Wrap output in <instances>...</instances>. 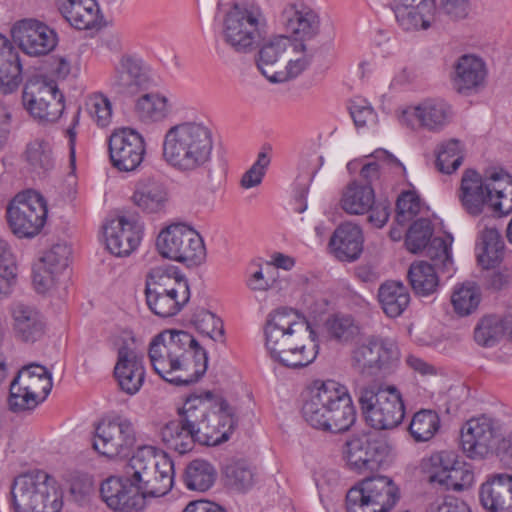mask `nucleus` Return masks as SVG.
Instances as JSON below:
<instances>
[{"mask_svg":"<svg viewBox=\"0 0 512 512\" xmlns=\"http://www.w3.org/2000/svg\"><path fill=\"white\" fill-rule=\"evenodd\" d=\"M180 415L160 432L166 447L179 454L191 451L195 442L208 446L226 442L235 427L232 409L210 391L189 396Z\"/></svg>","mask_w":512,"mask_h":512,"instance_id":"obj_1","label":"nucleus"},{"mask_svg":"<svg viewBox=\"0 0 512 512\" xmlns=\"http://www.w3.org/2000/svg\"><path fill=\"white\" fill-rule=\"evenodd\" d=\"M264 346L270 358L290 368H303L319 353L317 333L298 311L280 307L266 316L263 326Z\"/></svg>","mask_w":512,"mask_h":512,"instance_id":"obj_2","label":"nucleus"},{"mask_svg":"<svg viewBox=\"0 0 512 512\" xmlns=\"http://www.w3.org/2000/svg\"><path fill=\"white\" fill-rule=\"evenodd\" d=\"M148 354L154 371L177 386L196 382L207 369L206 351L186 331L161 332L151 341Z\"/></svg>","mask_w":512,"mask_h":512,"instance_id":"obj_3","label":"nucleus"},{"mask_svg":"<svg viewBox=\"0 0 512 512\" xmlns=\"http://www.w3.org/2000/svg\"><path fill=\"white\" fill-rule=\"evenodd\" d=\"M302 414L312 427L333 433L347 431L356 420L348 388L332 379H315L308 384Z\"/></svg>","mask_w":512,"mask_h":512,"instance_id":"obj_4","label":"nucleus"},{"mask_svg":"<svg viewBox=\"0 0 512 512\" xmlns=\"http://www.w3.org/2000/svg\"><path fill=\"white\" fill-rule=\"evenodd\" d=\"M213 149L211 129L202 122L185 121L165 132L162 157L174 170L190 174L210 166Z\"/></svg>","mask_w":512,"mask_h":512,"instance_id":"obj_5","label":"nucleus"},{"mask_svg":"<svg viewBox=\"0 0 512 512\" xmlns=\"http://www.w3.org/2000/svg\"><path fill=\"white\" fill-rule=\"evenodd\" d=\"M464 210L472 216L489 207L498 216L512 212V179L502 169H488L481 176L477 171H464L458 193Z\"/></svg>","mask_w":512,"mask_h":512,"instance_id":"obj_6","label":"nucleus"},{"mask_svg":"<svg viewBox=\"0 0 512 512\" xmlns=\"http://www.w3.org/2000/svg\"><path fill=\"white\" fill-rule=\"evenodd\" d=\"M127 474L136 483L146 507L147 500L165 496L172 489L174 464L165 454H157L154 447L142 446L130 458Z\"/></svg>","mask_w":512,"mask_h":512,"instance_id":"obj_7","label":"nucleus"},{"mask_svg":"<svg viewBox=\"0 0 512 512\" xmlns=\"http://www.w3.org/2000/svg\"><path fill=\"white\" fill-rule=\"evenodd\" d=\"M15 512H60L63 492L58 481L42 470L16 477L11 486Z\"/></svg>","mask_w":512,"mask_h":512,"instance_id":"obj_8","label":"nucleus"},{"mask_svg":"<svg viewBox=\"0 0 512 512\" xmlns=\"http://www.w3.org/2000/svg\"><path fill=\"white\" fill-rule=\"evenodd\" d=\"M146 302L157 316L167 318L179 313L190 299L187 279L173 267L152 268L146 279Z\"/></svg>","mask_w":512,"mask_h":512,"instance_id":"obj_9","label":"nucleus"},{"mask_svg":"<svg viewBox=\"0 0 512 512\" xmlns=\"http://www.w3.org/2000/svg\"><path fill=\"white\" fill-rule=\"evenodd\" d=\"M357 395L365 421L372 428L391 430L402 423L405 407L395 387L371 383L360 387Z\"/></svg>","mask_w":512,"mask_h":512,"instance_id":"obj_10","label":"nucleus"},{"mask_svg":"<svg viewBox=\"0 0 512 512\" xmlns=\"http://www.w3.org/2000/svg\"><path fill=\"white\" fill-rule=\"evenodd\" d=\"M265 18L254 1L234 4L224 15L220 35L224 43L237 53L251 52L260 37Z\"/></svg>","mask_w":512,"mask_h":512,"instance_id":"obj_11","label":"nucleus"},{"mask_svg":"<svg viewBox=\"0 0 512 512\" xmlns=\"http://www.w3.org/2000/svg\"><path fill=\"white\" fill-rule=\"evenodd\" d=\"M399 500V489L387 476L367 477L346 494L347 512H389Z\"/></svg>","mask_w":512,"mask_h":512,"instance_id":"obj_12","label":"nucleus"},{"mask_svg":"<svg viewBox=\"0 0 512 512\" xmlns=\"http://www.w3.org/2000/svg\"><path fill=\"white\" fill-rule=\"evenodd\" d=\"M52 386V376L46 367L36 363L24 366L10 384V410L22 412L34 409L46 399Z\"/></svg>","mask_w":512,"mask_h":512,"instance_id":"obj_13","label":"nucleus"},{"mask_svg":"<svg viewBox=\"0 0 512 512\" xmlns=\"http://www.w3.org/2000/svg\"><path fill=\"white\" fill-rule=\"evenodd\" d=\"M156 247L164 258L188 265H199L206 257L200 234L183 223L163 228L156 239Z\"/></svg>","mask_w":512,"mask_h":512,"instance_id":"obj_14","label":"nucleus"},{"mask_svg":"<svg viewBox=\"0 0 512 512\" xmlns=\"http://www.w3.org/2000/svg\"><path fill=\"white\" fill-rule=\"evenodd\" d=\"M22 104L34 120L55 123L63 114L64 96L55 81L43 77L28 80L22 92Z\"/></svg>","mask_w":512,"mask_h":512,"instance_id":"obj_15","label":"nucleus"},{"mask_svg":"<svg viewBox=\"0 0 512 512\" xmlns=\"http://www.w3.org/2000/svg\"><path fill=\"white\" fill-rule=\"evenodd\" d=\"M453 238L435 237L427 248V254L434 262L416 261L410 265L408 279L416 295L429 296L435 293L439 286V278L435 267L449 270L452 266L451 245Z\"/></svg>","mask_w":512,"mask_h":512,"instance_id":"obj_16","label":"nucleus"},{"mask_svg":"<svg viewBox=\"0 0 512 512\" xmlns=\"http://www.w3.org/2000/svg\"><path fill=\"white\" fill-rule=\"evenodd\" d=\"M399 358V349L393 340L373 336L352 350L351 363L362 375L379 376L389 373Z\"/></svg>","mask_w":512,"mask_h":512,"instance_id":"obj_17","label":"nucleus"},{"mask_svg":"<svg viewBox=\"0 0 512 512\" xmlns=\"http://www.w3.org/2000/svg\"><path fill=\"white\" fill-rule=\"evenodd\" d=\"M8 223L12 232L20 238L37 235L47 218L44 198L35 191L15 196L7 210Z\"/></svg>","mask_w":512,"mask_h":512,"instance_id":"obj_18","label":"nucleus"},{"mask_svg":"<svg viewBox=\"0 0 512 512\" xmlns=\"http://www.w3.org/2000/svg\"><path fill=\"white\" fill-rule=\"evenodd\" d=\"M136 441L133 423L124 416L100 422L95 429L93 448L109 458L127 456Z\"/></svg>","mask_w":512,"mask_h":512,"instance_id":"obj_19","label":"nucleus"},{"mask_svg":"<svg viewBox=\"0 0 512 512\" xmlns=\"http://www.w3.org/2000/svg\"><path fill=\"white\" fill-rule=\"evenodd\" d=\"M501 437L494 419L482 415L468 420L461 428V445L467 457L474 460L487 458Z\"/></svg>","mask_w":512,"mask_h":512,"instance_id":"obj_20","label":"nucleus"},{"mask_svg":"<svg viewBox=\"0 0 512 512\" xmlns=\"http://www.w3.org/2000/svg\"><path fill=\"white\" fill-rule=\"evenodd\" d=\"M109 157L113 167L119 171L136 170L144 159L146 144L144 137L135 129H115L108 140Z\"/></svg>","mask_w":512,"mask_h":512,"instance_id":"obj_21","label":"nucleus"},{"mask_svg":"<svg viewBox=\"0 0 512 512\" xmlns=\"http://www.w3.org/2000/svg\"><path fill=\"white\" fill-rule=\"evenodd\" d=\"M11 36L25 54L34 57L47 55L58 43L57 33L44 22L33 18L14 23Z\"/></svg>","mask_w":512,"mask_h":512,"instance_id":"obj_22","label":"nucleus"},{"mask_svg":"<svg viewBox=\"0 0 512 512\" xmlns=\"http://www.w3.org/2000/svg\"><path fill=\"white\" fill-rule=\"evenodd\" d=\"M393 446L383 438H353L346 443L348 466L359 473L378 469L391 456Z\"/></svg>","mask_w":512,"mask_h":512,"instance_id":"obj_23","label":"nucleus"},{"mask_svg":"<svg viewBox=\"0 0 512 512\" xmlns=\"http://www.w3.org/2000/svg\"><path fill=\"white\" fill-rule=\"evenodd\" d=\"M452 106L442 99H427L417 106L405 109L399 120L411 128H422L430 132H441L453 120Z\"/></svg>","mask_w":512,"mask_h":512,"instance_id":"obj_24","label":"nucleus"},{"mask_svg":"<svg viewBox=\"0 0 512 512\" xmlns=\"http://www.w3.org/2000/svg\"><path fill=\"white\" fill-rule=\"evenodd\" d=\"M100 493L108 507L120 512H138L143 510L144 500L131 476L126 479L109 477L102 482Z\"/></svg>","mask_w":512,"mask_h":512,"instance_id":"obj_25","label":"nucleus"},{"mask_svg":"<svg viewBox=\"0 0 512 512\" xmlns=\"http://www.w3.org/2000/svg\"><path fill=\"white\" fill-rule=\"evenodd\" d=\"M486 77L487 68L483 59L473 54H465L455 62L451 81L458 93L471 95L484 87Z\"/></svg>","mask_w":512,"mask_h":512,"instance_id":"obj_26","label":"nucleus"},{"mask_svg":"<svg viewBox=\"0 0 512 512\" xmlns=\"http://www.w3.org/2000/svg\"><path fill=\"white\" fill-rule=\"evenodd\" d=\"M114 376L124 393L131 396L138 393L145 379L142 357L134 349L121 346L117 353Z\"/></svg>","mask_w":512,"mask_h":512,"instance_id":"obj_27","label":"nucleus"},{"mask_svg":"<svg viewBox=\"0 0 512 512\" xmlns=\"http://www.w3.org/2000/svg\"><path fill=\"white\" fill-rule=\"evenodd\" d=\"M479 499L488 512H512V474L488 475L479 488Z\"/></svg>","mask_w":512,"mask_h":512,"instance_id":"obj_28","label":"nucleus"},{"mask_svg":"<svg viewBox=\"0 0 512 512\" xmlns=\"http://www.w3.org/2000/svg\"><path fill=\"white\" fill-rule=\"evenodd\" d=\"M104 234L108 250L116 256H127L140 243L141 230L135 222L119 216L104 225Z\"/></svg>","mask_w":512,"mask_h":512,"instance_id":"obj_29","label":"nucleus"},{"mask_svg":"<svg viewBox=\"0 0 512 512\" xmlns=\"http://www.w3.org/2000/svg\"><path fill=\"white\" fill-rule=\"evenodd\" d=\"M281 21L287 32L302 42L313 39L320 30L317 12L303 4L285 7L281 13Z\"/></svg>","mask_w":512,"mask_h":512,"instance_id":"obj_30","label":"nucleus"},{"mask_svg":"<svg viewBox=\"0 0 512 512\" xmlns=\"http://www.w3.org/2000/svg\"><path fill=\"white\" fill-rule=\"evenodd\" d=\"M11 318L15 336L23 342H36L45 333L44 318L32 305L15 302L11 307Z\"/></svg>","mask_w":512,"mask_h":512,"instance_id":"obj_31","label":"nucleus"},{"mask_svg":"<svg viewBox=\"0 0 512 512\" xmlns=\"http://www.w3.org/2000/svg\"><path fill=\"white\" fill-rule=\"evenodd\" d=\"M59 11L75 29H99L103 17L96 0H58Z\"/></svg>","mask_w":512,"mask_h":512,"instance_id":"obj_32","label":"nucleus"},{"mask_svg":"<svg viewBox=\"0 0 512 512\" xmlns=\"http://www.w3.org/2000/svg\"><path fill=\"white\" fill-rule=\"evenodd\" d=\"M363 243L361 227L352 222H345L336 228L329 245L339 260L351 262L361 255Z\"/></svg>","mask_w":512,"mask_h":512,"instance_id":"obj_33","label":"nucleus"},{"mask_svg":"<svg viewBox=\"0 0 512 512\" xmlns=\"http://www.w3.org/2000/svg\"><path fill=\"white\" fill-rule=\"evenodd\" d=\"M169 200L167 187L155 178H144L137 182L132 195L133 203L143 212L156 214L165 210Z\"/></svg>","mask_w":512,"mask_h":512,"instance_id":"obj_34","label":"nucleus"},{"mask_svg":"<svg viewBox=\"0 0 512 512\" xmlns=\"http://www.w3.org/2000/svg\"><path fill=\"white\" fill-rule=\"evenodd\" d=\"M173 110V97L160 92L143 94L135 103L136 116L146 124L164 121L172 114Z\"/></svg>","mask_w":512,"mask_h":512,"instance_id":"obj_35","label":"nucleus"},{"mask_svg":"<svg viewBox=\"0 0 512 512\" xmlns=\"http://www.w3.org/2000/svg\"><path fill=\"white\" fill-rule=\"evenodd\" d=\"M147 81L139 59L129 55L121 57L115 69L113 85L119 93L133 94Z\"/></svg>","mask_w":512,"mask_h":512,"instance_id":"obj_36","label":"nucleus"},{"mask_svg":"<svg viewBox=\"0 0 512 512\" xmlns=\"http://www.w3.org/2000/svg\"><path fill=\"white\" fill-rule=\"evenodd\" d=\"M284 57L287 64L284 69L273 74L274 83H282L299 76L310 66L313 55L307 50L304 42L289 38Z\"/></svg>","mask_w":512,"mask_h":512,"instance_id":"obj_37","label":"nucleus"},{"mask_svg":"<svg viewBox=\"0 0 512 512\" xmlns=\"http://www.w3.org/2000/svg\"><path fill=\"white\" fill-rule=\"evenodd\" d=\"M378 301L389 318L401 316L410 304V292L400 281H386L378 289Z\"/></svg>","mask_w":512,"mask_h":512,"instance_id":"obj_38","label":"nucleus"},{"mask_svg":"<svg viewBox=\"0 0 512 512\" xmlns=\"http://www.w3.org/2000/svg\"><path fill=\"white\" fill-rule=\"evenodd\" d=\"M375 193L371 185H361L357 181L350 182L342 192L341 208L351 215H362L372 208Z\"/></svg>","mask_w":512,"mask_h":512,"instance_id":"obj_39","label":"nucleus"},{"mask_svg":"<svg viewBox=\"0 0 512 512\" xmlns=\"http://www.w3.org/2000/svg\"><path fill=\"white\" fill-rule=\"evenodd\" d=\"M434 463L446 464L449 466V473L445 476L444 486L447 489L461 491L467 489L474 483V473L471 466L459 461L454 452L445 454L433 459Z\"/></svg>","mask_w":512,"mask_h":512,"instance_id":"obj_40","label":"nucleus"},{"mask_svg":"<svg viewBox=\"0 0 512 512\" xmlns=\"http://www.w3.org/2000/svg\"><path fill=\"white\" fill-rule=\"evenodd\" d=\"M289 37L278 36L265 43L258 53L257 67L270 82L275 72H279L278 61L284 57Z\"/></svg>","mask_w":512,"mask_h":512,"instance_id":"obj_41","label":"nucleus"},{"mask_svg":"<svg viewBox=\"0 0 512 512\" xmlns=\"http://www.w3.org/2000/svg\"><path fill=\"white\" fill-rule=\"evenodd\" d=\"M503 248L504 243L499 231L492 227L484 228L480 232L477 244L479 264L485 269L494 267L502 258Z\"/></svg>","mask_w":512,"mask_h":512,"instance_id":"obj_42","label":"nucleus"},{"mask_svg":"<svg viewBox=\"0 0 512 512\" xmlns=\"http://www.w3.org/2000/svg\"><path fill=\"white\" fill-rule=\"evenodd\" d=\"M24 157L29 169L39 175L49 172L55 165L51 145L42 139L29 142Z\"/></svg>","mask_w":512,"mask_h":512,"instance_id":"obj_43","label":"nucleus"},{"mask_svg":"<svg viewBox=\"0 0 512 512\" xmlns=\"http://www.w3.org/2000/svg\"><path fill=\"white\" fill-rule=\"evenodd\" d=\"M329 337L341 344H348L361 333V327L353 316L348 314H334L325 322Z\"/></svg>","mask_w":512,"mask_h":512,"instance_id":"obj_44","label":"nucleus"},{"mask_svg":"<svg viewBox=\"0 0 512 512\" xmlns=\"http://www.w3.org/2000/svg\"><path fill=\"white\" fill-rule=\"evenodd\" d=\"M215 477L213 466L205 460L197 459L186 467L184 483L189 490L205 492L212 487Z\"/></svg>","mask_w":512,"mask_h":512,"instance_id":"obj_45","label":"nucleus"},{"mask_svg":"<svg viewBox=\"0 0 512 512\" xmlns=\"http://www.w3.org/2000/svg\"><path fill=\"white\" fill-rule=\"evenodd\" d=\"M368 161L363 164L360 175L370 185L380 177V170L385 167L405 170L402 163L385 149H376L370 155L365 156Z\"/></svg>","mask_w":512,"mask_h":512,"instance_id":"obj_46","label":"nucleus"},{"mask_svg":"<svg viewBox=\"0 0 512 512\" xmlns=\"http://www.w3.org/2000/svg\"><path fill=\"white\" fill-rule=\"evenodd\" d=\"M224 475L227 485L239 492L252 488L256 480L254 467L245 460L228 463L224 468Z\"/></svg>","mask_w":512,"mask_h":512,"instance_id":"obj_47","label":"nucleus"},{"mask_svg":"<svg viewBox=\"0 0 512 512\" xmlns=\"http://www.w3.org/2000/svg\"><path fill=\"white\" fill-rule=\"evenodd\" d=\"M440 428V418L435 411L422 409L414 414L409 432L416 442L432 439Z\"/></svg>","mask_w":512,"mask_h":512,"instance_id":"obj_48","label":"nucleus"},{"mask_svg":"<svg viewBox=\"0 0 512 512\" xmlns=\"http://www.w3.org/2000/svg\"><path fill=\"white\" fill-rule=\"evenodd\" d=\"M481 299L478 286L472 282H465L455 287L451 295V303L456 314L467 316L473 313Z\"/></svg>","mask_w":512,"mask_h":512,"instance_id":"obj_49","label":"nucleus"},{"mask_svg":"<svg viewBox=\"0 0 512 512\" xmlns=\"http://www.w3.org/2000/svg\"><path fill=\"white\" fill-rule=\"evenodd\" d=\"M463 161V151L460 141L450 139L439 145L436 153V166L445 174L456 171Z\"/></svg>","mask_w":512,"mask_h":512,"instance_id":"obj_50","label":"nucleus"},{"mask_svg":"<svg viewBox=\"0 0 512 512\" xmlns=\"http://www.w3.org/2000/svg\"><path fill=\"white\" fill-rule=\"evenodd\" d=\"M503 336L506 335L502 325V320L496 315L483 317L477 324L474 331L475 341L484 347H492L496 345Z\"/></svg>","mask_w":512,"mask_h":512,"instance_id":"obj_51","label":"nucleus"},{"mask_svg":"<svg viewBox=\"0 0 512 512\" xmlns=\"http://www.w3.org/2000/svg\"><path fill=\"white\" fill-rule=\"evenodd\" d=\"M398 24L406 31L427 29L434 14L435 9H428L424 12L416 7H397L393 8Z\"/></svg>","mask_w":512,"mask_h":512,"instance_id":"obj_52","label":"nucleus"},{"mask_svg":"<svg viewBox=\"0 0 512 512\" xmlns=\"http://www.w3.org/2000/svg\"><path fill=\"white\" fill-rule=\"evenodd\" d=\"M191 322L200 333L210 339L220 342L224 340L223 322L214 313L204 308H198L194 311Z\"/></svg>","mask_w":512,"mask_h":512,"instance_id":"obj_53","label":"nucleus"},{"mask_svg":"<svg viewBox=\"0 0 512 512\" xmlns=\"http://www.w3.org/2000/svg\"><path fill=\"white\" fill-rule=\"evenodd\" d=\"M16 263L7 241L0 239V297L7 296L16 282Z\"/></svg>","mask_w":512,"mask_h":512,"instance_id":"obj_54","label":"nucleus"},{"mask_svg":"<svg viewBox=\"0 0 512 512\" xmlns=\"http://www.w3.org/2000/svg\"><path fill=\"white\" fill-rule=\"evenodd\" d=\"M85 108L88 115L99 127H107L112 120V104L102 93L87 96Z\"/></svg>","mask_w":512,"mask_h":512,"instance_id":"obj_55","label":"nucleus"},{"mask_svg":"<svg viewBox=\"0 0 512 512\" xmlns=\"http://www.w3.org/2000/svg\"><path fill=\"white\" fill-rule=\"evenodd\" d=\"M432 228L431 223L427 219L416 220L409 228L405 244L407 249L412 253H418L426 248L431 240Z\"/></svg>","mask_w":512,"mask_h":512,"instance_id":"obj_56","label":"nucleus"},{"mask_svg":"<svg viewBox=\"0 0 512 512\" xmlns=\"http://www.w3.org/2000/svg\"><path fill=\"white\" fill-rule=\"evenodd\" d=\"M71 248L66 243L53 245L42 257L41 263L55 274L61 275L68 267Z\"/></svg>","mask_w":512,"mask_h":512,"instance_id":"obj_57","label":"nucleus"},{"mask_svg":"<svg viewBox=\"0 0 512 512\" xmlns=\"http://www.w3.org/2000/svg\"><path fill=\"white\" fill-rule=\"evenodd\" d=\"M21 64L17 60H2L0 62V91L3 94L14 92L21 82Z\"/></svg>","mask_w":512,"mask_h":512,"instance_id":"obj_58","label":"nucleus"},{"mask_svg":"<svg viewBox=\"0 0 512 512\" xmlns=\"http://www.w3.org/2000/svg\"><path fill=\"white\" fill-rule=\"evenodd\" d=\"M348 109L357 127H369L376 124L377 115L367 100L356 97L350 101Z\"/></svg>","mask_w":512,"mask_h":512,"instance_id":"obj_59","label":"nucleus"},{"mask_svg":"<svg viewBox=\"0 0 512 512\" xmlns=\"http://www.w3.org/2000/svg\"><path fill=\"white\" fill-rule=\"evenodd\" d=\"M269 163V156L265 152H260L255 163L243 174L241 186L244 189H250L260 185Z\"/></svg>","mask_w":512,"mask_h":512,"instance_id":"obj_60","label":"nucleus"},{"mask_svg":"<svg viewBox=\"0 0 512 512\" xmlns=\"http://www.w3.org/2000/svg\"><path fill=\"white\" fill-rule=\"evenodd\" d=\"M397 221L401 224L413 219L420 211V199L411 191L403 192L397 199Z\"/></svg>","mask_w":512,"mask_h":512,"instance_id":"obj_61","label":"nucleus"},{"mask_svg":"<svg viewBox=\"0 0 512 512\" xmlns=\"http://www.w3.org/2000/svg\"><path fill=\"white\" fill-rule=\"evenodd\" d=\"M445 454H451V451H440L432 454L428 459H426L423 463V468L427 473V479L429 483L439 484L444 486L445 476L449 473V466L446 464H438L434 463L433 459Z\"/></svg>","mask_w":512,"mask_h":512,"instance_id":"obj_62","label":"nucleus"},{"mask_svg":"<svg viewBox=\"0 0 512 512\" xmlns=\"http://www.w3.org/2000/svg\"><path fill=\"white\" fill-rule=\"evenodd\" d=\"M274 273V267L266 264L264 268H259L251 274L247 280V286L253 291H267L275 282Z\"/></svg>","mask_w":512,"mask_h":512,"instance_id":"obj_63","label":"nucleus"},{"mask_svg":"<svg viewBox=\"0 0 512 512\" xmlns=\"http://www.w3.org/2000/svg\"><path fill=\"white\" fill-rule=\"evenodd\" d=\"M426 512H471V509L463 500L448 496L430 502Z\"/></svg>","mask_w":512,"mask_h":512,"instance_id":"obj_64","label":"nucleus"}]
</instances>
